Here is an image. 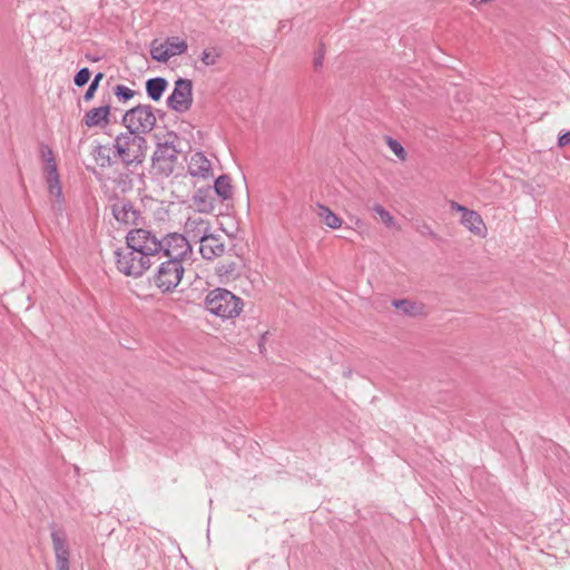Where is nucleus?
Instances as JSON below:
<instances>
[{"instance_id": "1", "label": "nucleus", "mask_w": 570, "mask_h": 570, "mask_svg": "<svg viewBox=\"0 0 570 570\" xmlns=\"http://www.w3.org/2000/svg\"><path fill=\"white\" fill-rule=\"evenodd\" d=\"M160 253L156 234L144 228L132 229L126 236V246L115 252L117 269L126 276L140 277Z\"/></svg>"}, {"instance_id": "2", "label": "nucleus", "mask_w": 570, "mask_h": 570, "mask_svg": "<svg viewBox=\"0 0 570 570\" xmlns=\"http://www.w3.org/2000/svg\"><path fill=\"white\" fill-rule=\"evenodd\" d=\"M161 245L160 256L167 259L161 262L154 275L155 285L164 293L175 289L184 275L183 262L189 259L193 254L188 239L179 233H169L159 239Z\"/></svg>"}, {"instance_id": "3", "label": "nucleus", "mask_w": 570, "mask_h": 570, "mask_svg": "<svg viewBox=\"0 0 570 570\" xmlns=\"http://www.w3.org/2000/svg\"><path fill=\"white\" fill-rule=\"evenodd\" d=\"M204 306L213 315L229 320L239 316L244 308V302L230 291L218 287L207 293Z\"/></svg>"}, {"instance_id": "4", "label": "nucleus", "mask_w": 570, "mask_h": 570, "mask_svg": "<svg viewBox=\"0 0 570 570\" xmlns=\"http://www.w3.org/2000/svg\"><path fill=\"white\" fill-rule=\"evenodd\" d=\"M115 155L126 165H140L146 158L148 144L145 137L132 131L116 136L114 141Z\"/></svg>"}, {"instance_id": "5", "label": "nucleus", "mask_w": 570, "mask_h": 570, "mask_svg": "<svg viewBox=\"0 0 570 570\" xmlns=\"http://www.w3.org/2000/svg\"><path fill=\"white\" fill-rule=\"evenodd\" d=\"M178 140V136L171 131L166 135L164 142L157 145L153 156V167L157 173L165 176L174 173L179 154Z\"/></svg>"}, {"instance_id": "6", "label": "nucleus", "mask_w": 570, "mask_h": 570, "mask_svg": "<svg viewBox=\"0 0 570 570\" xmlns=\"http://www.w3.org/2000/svg\"><path fill=\"white\" fill-rule=\"evenodd\" d=\"M155 108L150 105H138L129 110L122 117V124L136 135L150 132L156 126Z\"/></svg>"}, {"instance_id": "7", "label": "nucleus", "mask_w": 570, "mask_h": 570, "mask_svg": "<svg viewBox=\"0 0 570 570\" xmlns=\"http://www.w3.org/2000/svg\"><path fill=\"white\" fill-rule=\"evenodd\" d=\"M187 48V41L181 37L155 39L150 45V55L153 59L166 62L170 58L184 53Z\"/></svg>"}, {"instance_id": "8", "label": "nucleus", "mask_w": 570, "mask_h": 570, "mask_svg": "<svg viewBox=\"0 0 570 570\" xmlns=\"http://www.w3.org/2000/svg\"><path fill=\"white\" fill-rule=\"evenodd\" d=\"M167 105L176 112H186L193 105V83L188 79H178L175 88L167 99Z\"/></svg>"}, {"instance_id": "9", "label": "nucleus", "mask_w": 570, "mask_h": 570, "mask_svg": "<svg viewBox=\"0 0 570 570\" xmlns=\"http://www.w3.org/2000/svg\"><path fill=\"white\" fill-rule=\"evenodd\" d=\"M450 207L452 210L461 213V224L473 235L482 238L487 236L485 223L478 212L469 209L456 202H451Z\"/></svg>"}, {"instance_id": "10", "label": "nucleus", "mask_w": 570, "mask_h": 570, "mask_svg": "<svg viewBox=\"0 0 570 570\" xmlns=\"http://www.w3.org/2000/svg\"><path fill=\"white\" fill-rule=\"evenodd\" d=\"M50 537L52 540L57 570H69L70 549L66 533L61 530H52Z\"/></svg>"}, {"instance_id": "11", "label": "nucleus", "mask_w": 570, "mask_h": 570, "mask_svg": "<svg viewBox=\"0 0 570 570\" xmlns=\"http://www.w3.org/2000/svg\"><path fill=\"white\" fill-rule=\"evenodd\" d=\"M210 222L199 215H194L188 217L184 225V234L188 239V243L190 242H200L203 238H205L210 233Z\"/></svg>"}, {"instance_id": "12", "label": "nucleus", "mask_w": 570, "mask_h": 570, "mask_svg": "<svg viewBox=\"0 0 570 570\" xmlns=\"http://www.w3.org/2000/svg\"><path fill=\"white\" fill-rule=\"evenodd\" d=\"M188 173L193 177L209 178L213 176L212 163L203 153H195L188 161Z\"/></svg>"}, {"instance_id": "13", "label": "nucleus", "mask_w": 570, "mask_h": 570, "mask_svg": "<svg viewBox=\"0 0 570 570\" xmlns=\"http://www.w3.org/2000/svg\"><path fill=\"white\" fill-rule=\"evenodd\" d=\"M199 243V252L203 258L207 261L220 257L225 252V244L222 242V239L210 233Z\"/></svg>"}, {"instance_id": "14", "label": "nucleus", "mask_w": 570, "mask_h": 570, "mask_svg": "<svg viewBox=\"0 0 570 570\" xmlns=\"http://www.w3.org/2000/svg\"><path fill=\"white\" fill-rule=\"evenodd\" d=\"M392 306L404 316L420 317L428 314L425 305L419 301H411L407 298L393 299Z\"/></svg>"}, {"instance_id": "15", "label": "nucleus", "mask_w": 570, "mask_h": 570, "mask_svg": "<svg viewBox=\"0 0 570 570\" xmlns=\"http://www.w3.org/2000/svg\"><path fill=\"white\" fill-rule=\"evenodd\" d=\"M110 115L109 106H101L88 110L83 116V124L88 128L102 127L108 125Z\"/></svg>"}, {"instance_id": "16", "label": "nucleus", "mask_w": 570, "mask_h": 570, "mask_svg": "<svg viewBox=\"0 0 570 570\" xmlns=\"http://www.w3.org/2000/svg\"><path fill=\"white\" fill-rule=\"evenodd\" d=\"M114 217L126 225L136 224L139 214L129 202H121L112 206Z\"/></svg>"}, {"instance_id": "17", "label": "nucleus", "mask_w": 570, "mask_h": 570, "mask_svg": "<svg viewBox=\"0 0 570 570\" xmlns=\"http://www.w3.org/2000/svg\"><path fill=\"white\" fill-rule=\"evenodd\" d=\"M191 200L199 213H212L215 209V198L212 188L198 189Z\"/></svg>"}, {"instance_id": "18", "label": "nucleus", "mask_w": 570, "mask_h": 570, "mask_svg": "<svg viewBox=\"0 0 570 570\" xmlns=\"http://www.w3.org/2000/svg\"><path fill=\"white\" fill-rule=\"evenodd\" d=\"M316 215L323 224L332 229H337L343 224L342 218L325 205L316 204Z\"/></svg>"}, {"instance_id": "19", "label": "nucleus", "mask_w": 570, "mask_h": 570, "mask_svg": "<svg viewBox=\"0 0 570 570\" xmlns=\"http://www.w3.org/2000/svg\"><path fill=\"white\" fill-rule=\"evenodd\" d=\"M214 195H217L222 200L230 199L234 193L232 179L227 175L219 176L214 184Z\"/></svg>"}, {"instance_id": "20", "label": "nucleus", "mask_w": 570, "mask_h": 570, "mask_svg": "<svg viewBox=\"0 0 570 570\" xmlns=\"http://www.w3.org/2000/svg\"><path fill=\"white\" fill-rule=\"evenodd\" d=\"M166 87H167L166 79L160 78V77L149 79L146 82L147 94L155 101H158L161 98Z\"/></svg>"}, {"instance_id": "21", "label": "nucleus", "mask_w": 570, "mask_h": 570, "mask_svg": "<svg viewBox=\"0 0 570 570\" xmlns=\"http://www.w3.org/2000/svg\"><path fill=\"white\" fill-rule=\"evenodd\" d=\"M92 156L97 165L101 167H107L111 165L110 148L107 146H97L92 151Z\"/></svg>"}, {"instance_id": "22", "label": "nucleus", "mask_w": 570, "mask_h": 570, "mask_svg": "<svg viewBox=\"0 0 570 570\" xmlns=\"http://www.w3.org/2000/svg\"><path fill=\"white\" fill-rule=\"evenodd\" d=\"M386 145L400 160H406L407 154L403 146L396 139L392 137H386Z\"/></svg>"}, {"instance_id": "23", "label": "nucleus", "mask_w": 570, "mask_h": 570, "mask_svg": "<svg viewBox=\"0 0 570 570\" xmlns=\"http://www.w3.org/2000/svg\"><path fill=\"white\" fill-rule=\"evenodd\" d=\"M373 210L380 216L381 220L387 227H393L395 225L394 217L382 205H374Z\"/></svg>"}, {"instance_id": "24", "label": "nucleus", "mask_w": 570, "mask_h": 570, "mask_svg": "<svg viewBox=\"0 0 570 570\" xmlns=\"http://www.w3.org/2000/svg\"><path fill=\"white\" fill-rule=\"evenodd\" d=\"M105 73H96V77L90 82V85L83 96L85 101H90L94 98L96 90H97L99 82L102 79Z\"/></svg>"}, {"instance_id": "25", "label": "nucleus", "mask_w": 570, "mask_h": 570, "mask_svg": "<svg viewBox=\"0 0 570 570\" xmlns=\"http://www.w3.org/2000/svg\"><path fill=\"white\" fill-rule=\"evenodd\" d=\"M134 94V90L122 85H118L115 88V95L119 100L127 101L128 99L132 98Z\"/></svg>"}, {"instance_id": "26", "label": "nucleus", "mask_w": 570, "mask_h": 570, "mask_svg": "<svg viewBox=\"0 0 570 570\" xmlns=\"http://www.w3.org/2000/svg\"><path fill=\"white\" fill-rule=\"evenodd\" d=\"M218 55L214 50H205L202 56V61L206 67L213 66L216 62Z\"/></svg>"}, {"instance_id": "27", "label": "nucleus", "mask_w": 570, "mask_h": 570, "mask_svg": "<svg viewBox=\"0 0 570 570\" xmlns=\"http://www.w3.org/2000/svg\"><path fill=\"white\" fill-rule=\"evenodd\" d=\"M90 76L91 73H76L73 81L76 86L82 87L89 82Z\"/></svg>"}, {"instance_id": "28", "label": "nucleus", "mask_w": 570, "mask_h": 570, "mask_svg": "<svg viewBox=\"0 0 570 570\" xmlns=\"http://www.w3.org/2000/svg\"><path fill=\"white\" fill-rule=\"evenodd\" d=\"M43 171L46 176L58 174L56 159L45 163Z\"/></svg>"}, {"instance_id": "29", "label": "nucleus", "mask_w": 570, "mask_h": 570, "mask_svg": "<svg viewBox=\"0 0 570 570\" xmlns=\"http://www.w3.org/2000/svg\"><path fill=\"white\" fill-rule=\"evenodd\" d=\"M41 158L45 163L53 160L55 159L53 151L49 147L42 146L41 147Z\"/></svg>"}, {"instance_id": "30", "label": "nucleus", "mask_w": 570, "mask_h": 570, "mask_svg": "<svg viewBox=\"0 0 570 570\" xmlns=\"http://www.w3.org/2000/svg\"><path fill=\"white\" fill-rule=\"evenodd\" d=\"M49 190V194L51 196H55L57 197V202L60 203L61 202V197H62V189H61V184L59 185H55V186H50L48 188Z\"/></svg>"}, {"instance_id": "31", "label": "nucleus", "mask_w": 570, "mask_h": 570, "mask_svg": "<svg viewBox=\"0 0 570 570\" xmlns=\"http://www.w3.org/2000/svg\"><path fill=\"white\" fill-rule=\"evenodd\" d=\"M46 180H47V184H48V188L50 186L59 185L60 184L59 174L48 175V176H46Z\"/></svg>"}, {"instance_id": "32", "label": "nucleus", "mask_w": 570, "mask_h": 570, "mask_svg": "<svg viewBox=\"0 0 570 570\" xmlns=\"http://www.w3.org/2000/svg\"><path fill=\"white\" fill-rule=\"evenodd\" d=\"M558 145L560 147H564L567 145H570V131L566 132V134H563L562 136L559 137Z\"/></svg>"}, {"instance_id": "33", "label": "nucleus", "mask_w": 570, "mask_h": 570, "mask_svg": "<svg viewBox=\"0 0 570 570\" xmlns=\"http://www.w3.org/2000/svg\"><path fill=\"white\" fill-rule=\"evenodd\" d=\"M423 235H433L432 229L428 225H423L421 229H419Z\"/></svg>"}, {"instance_id": "34", "label": "nucleus", "mask_w": 570, "mask_h": 570, "mask_svg": "<svg viewBox=\"0 0 570 570\" xmlns=\"http://www.w3.org/2000/svg\"><path fill=\"white\" fill-rule=\"evenodd\" d=\"M79 71L85 72V71H88V69L87 68H82Z\"/></svg>"}]
</instances>
